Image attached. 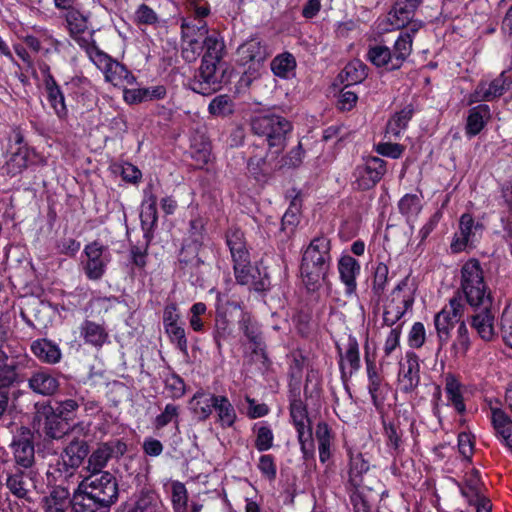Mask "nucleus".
I'll return each mask as SVG.
<instances>
[{
  "label": "nucleus",
  "mask_w": 512,
  "mask_h": 512,
  "mask_svg": "<svg viewBox=\"0 0 512 512\" xmlns=\"http://www.w3.org/2000/svg\"><path fill=\"white\" fill-rule=\"evenodd\" d=\"M32 155L33 151L30 150L29 147H18L6 162L4 166L5 172L10 176H16L22 173L27 168Z\"/></svg>",
  "instance_id": "09e8293b"
},
{
  "label": "nucleus",
  "mask_w": 512,
  "mask_h": 512,
  "mask_svg": "<svg viewBox=\"0 0 512 512\" xmlns=\"http://www.w3.org/2000/svg\"><path fill=\"white\" fill-rule=\"evenodd\" d=\"M89 453L90 446L87 440L79 437L70 439L61 452V461H58L55 466H49L48 481L68 480L74 476V472L88 459Z\"/></svg>",
  "instance_id": "39448f33"
},
{
  "label": "nucleus",
  "mask_w": 512,
  "mask_h": 512,
  "mask_svg": "<svg viewBox=\"0 0 512 512\" xmlns=\"http://www.w3.org/2000/svg\"><path fill=\"white\" fill-rule=\"evenodd\" d=\"M238 61L242 65L262 63L267 58V47L257 39H251L237 49Z\"/></svg>",
  "instance_id": "ea45409f"
},
{
  "label": "nucleus",
  "mask_w": 512,
  "mask_h": 512,
  "mask_svg": "<svg viewBox=\"0 0 512 512\" xmlns=\"http://www.w3.org/2000/svg\"><path fill=\"white\" fill-rule=\"evenodd\" d=\"M144 199L141 204L140 222L144 232V238L151 241L153 232L158 222L157 196L154 193V184L152 182L143 190Z\"/></svg>",
  "instance_id": "dca6fc26"
},
{
  "label": "nucleus",
  "mask_w": 512,
  "mask_h": 512,
  "mask_svg": "<svg viewBox=\"0 0 512 512\" xmlns=\"http://www.w3.org/2000/svg\"><path fill=\"white\" fill-rule=\"evenodd\" d=\"M73 512H110L111 508L80 487L73 494Z\"/></svg>",
  "instance_id": "72a5a7b5"
},
{
  "label": "nucleus",
  "mask_w": 512,
  "mask_h": 512,
  "mask_svg": "<svg viewBox=\"0 0 512 512\" xmlns=\"http://www.w3.org/2000/svg\"><path fill=\"white\" fill-rule=\"evenodd\" d=\"M332 266L331 240L326 235L314 237L302 254L300 272L304 285L310 291L320 288Z\"/></svg>",
  "instance_id": "f03ea898"
},
{
  "label": "nucleus",
  "mask_w": 512,
  "mask_h": 512,
  "mask_svg": "<svg viewBox=\"0 0 512 512\" xmlns=\"http://www.w3.org/2000/svg\"><path fill=\"white\" fill-rule=\"evenodd\" d=\"M420 383L419 358L414 352H407L404 361L399 363L398 386L402 393L415 391Z\"/></svg>",
  "instance_id": "f3484780"
},
{
  "label": "nucleus",
  "mask_w": 512,
  "mask_h": 512,
  "mask_svg": "<svg viewBox=\"0 0 512 512\" xmlns=\"http://www.w3.org/2000/svg\"><path fill=\"white\" fill-rule=\"evenodd\" d=\"M296 67V59L290 52H283L276 55L270 63L273 74L282 79H289L294 76Z\"/></svg>",
  "instance_id": "49530a36"
},
{
  "label": "nucleus",
  "mask_w": 512,
  "mask_h": 512,
  "mask_svg": "<svg viewBox=\"0 0 512 512\" xmlns=\"http://www.w3.org/2000/svg\"><path fill=\"white\" fill-rule=\"evenodd\" d=\"M239 328L253 346L252 352L267 359L266 344L259 323L253 320L250 315L244 314L239 320Z\"/></svg>",
  "instance_id": "b1692460"
},
{
  "label": "nucleus",
  "mask_w": 512,
  "mask_h": 512,
  "mask_svg": "<svg viewBox=\"0 0 512 512\" xmlns=\"http://www.w3.org/2000/svg\"><path fill=\"white\" fill-rule=\"evenodd\" d=\"M167 96V88L164 85L140 87L124 90V100L128 104H139L148 101L162 100Z\"/></svg>",
  "instance_id": "c85d7f7f"
},
{
  "label": "nucleus",
  "mask_w": 512,
  "mask_h": 512,
  "mask_svg": "<svg viewBox=\"0 0 512 512\" xmlns=\"http://www.w3.org/2000/svg\"><path fill=\"white\" fill-rule=\"evenodd\" d=\"M42 415L41 428L46 438L59 440L68 434L69 422L56 413L52 406L44 407Z\"/></svg>",
  "instance_id": "412c9836"
},
{
  "label": "nucleus",
  "mask_w": 512,
  "mask_h": 512,
  "mask_svg": "<svg viewBox=\"0 0 512 512\" xmlns=\"http://www.w3.org/2000/svg\"><path fill=\"white\" fill-rule=\"evenodd\" d=\"M493 305L482 306L478 311L469 316L468 322L476 331L477 335L485 342H491L496 336L495 315L492 311Z\"/></svg>",
  "instance_id": "6ab92c4d"
},
{
  "label": "nucleus",
  "mask_w": 512,
  "mask_h": 512,
  "mask_svg": "<svg viewBox=\"0 0 512 512\" xmlns=\"http://www.w3.org/2000/svg\"><path fill=\"white\" fill-rule=\"evenodd\" d=\"M251 131L267 144L271 155H280L287 146L292 133V123L282 115L268 113L256 115L250 120Z\"/></svg>",
  "instance_id": "20e7f679"
},
{
  "label": "nucleus",
  "mask_w": 512,
  "mask_h": 512,
  "mask_svg": "<svg viewBox=\"0 0 512 512\" xmlns=\"http://www.w3.org/2000/svg\"><path fill=\"white\" fill-rule=\"evenodd\" d=\"M491 119V110L487 104H478L468 111L465 126L466 136L469 138L478 135Z\"/></svg>",
  "instance_id": "2f4dec72"
},
{
  "label": "nucleus",
  "mask_w": 512,
  "mask_h": 512,
  "mask_svg": "<svg viewBox=\"0 0 512 512\" xmlns=\"http://www.w3.org/2000/svg\"><path fill=\"white\" fill-rule=\"evenodd\" d=\"M207 315V306L204 302L194 303L188 313L189 327L197 333L205 332V316Z\"/></svg>",
  "instance_id": "052dcab7"
},
{
  "label": "nucleus",
  "mask_w": 512,
  "mask_h": 512,
  "mask_svg": "<svg viewBox=\"0 0 512 512\" xmlns=\"http://www.w3.org/2000/svg\"><path fill=\"white\" fill-rule=\"evenodd\" d=\"M482 229L483 225L475 222L471 214L464 213L459 221L460 236L455 235L450 245L451 251L459 253L464 251L466 247L473 246L476 232Z\"/></svg>",
  "instance_id": "a211bd4d"
},
{
  "label": "nucleus",
  "mask_w": 512,
  "mask_h": 512,
  "mask_svg": "<svg viewBox=\"0 0 512 512\" xmlns=\"http://www.w3.org/2000/svg\"><path fill=\"white\" fill-rule=\"evenodd\" d=\"M164 386L172 399H180L185 395L186 385L182 377L171 371L164 378Z\"/></svg>",
  "instance_id": "338daca9"
},
{
  "label": "nucleus",
  "mask_w": 512,
  "mask_h": 512,
  "mask_svg": "<svg viewBox=\"0 0 512 512\" xmlns=\"http://www.w3.org/2000/svg\"><path fill=\"white\" fill-rule=\"evenodd\" d=\"M408 285V277L402 279L392 291V302L399 300L398 304H389L383 312V324L389 327L395 325L410 310L414 304V296L411 292L401 293Z\"/></svg>",
  "instance_id": "4468645a"
},
{
  "label": "nucleus",
  "mask_w": 512,
  "mask_h": 512,
  "mask_svg": "<svg viewBox=\"0 0 512 512\" xmlns=\"http://www.w3.org/2000/svg\"><path fill=\"white\" fill-rule=\"evenodd\" d=\"M79 331L84 343L97 349L102 348L109 342V334L106 328L95 321L84 320L79 327Z\"/></svg>",
  "instance_id": "7c9ffc66"
},
{
  "label": "nucleus",
  "mask_w": 512,
  "mask_h": 512,
  "mask_svg": "<svg viewBox=\"0 0 512 512\" xmlns=\"http://www.w3.org/2000/svg\"><path fill=\"white\" fill-rule=\"evenodd\" d=\"M289 414L297 432L303 458L305 460L313 458L315 454V444L307 405L304 401L291 403L289 404Z\"/></svg>",
  "instance_id": "6e6552de"
},
{
  "label": "nucleus",
  "mask_w": 512,
  "mask_h": 512,
  "mask_svg": "<svg viewBox=\"0 0 512 512\" xmlns=\"http://www.w3.org/2000/svg\"><path fill=\"white\" fill-rule=\"evenodd\" d=\"M414 106L412 104L406 105L403 109L396 112L387 122L386 133L397 138L401 132L408 127L409 121L414 115Z\"/></svg>",
  "instance_id": "8fccbe9b"
},
{
  "label": "nucleus",
  "mask_w": 512,
  "mask_h": 512,
  "mask_svg": "<svg viewBox=\"0 0 512 512\" xmlns=\"http://www.w3.org/2000/svg\"><path fill=\"white\" fill-rule=\"evenodd\" d=\"M355 171V185L357 189L366 191L373 188L386 173V162L376 156H368L363 159Z\"/></svg>",
  "instance_id": "ddd939ff"
},
{
  "label": "nucleus",
  "mask_w": 512,
  "mask_h": 512,
  "mask_svg": "<svg viewBox=\"0 0 512 512\" xmlns=\"http://www.w3.org/2000/svg\"><path fill=\"white\" fill-rule=\"evenodd\" d=\"M66 11L65 19L70 35L85 33L88 29V17L74 6Z\"/></svg>",
  "instance_id": "bf43d9fd"
},
{
  "label": "nucleus",
  "mask_w": 512,
  "mask_h": 512,
  "mask_svg": "<svg viewBox=\"0 0 512 512\" xmlns=\"http://www.w3.org/2000/svg\"><path fill=\"white\" fill-rule=\"evenodd\" d=\"M78 487L95 498H99L101 502L107 504L110 508L119 498L118 481L116 477L108 471L90 474Z\"/></svg>",
  "instance_id": "423d86ee"
},
{
  "label": "nucleus",
  "mask_w": 512,
  "mask_h": 512,
  "mask_svg": "<svg viewBox=\"0 0 512 512\" xmlns=\"http://www.w3.org/2000/svg\"><path fill=\"white\" fill-rule=\"evenodd\" d=\"M164 331L169 341L176 346V348L183 353L188 355V340L184 327L178 323L164 328Z\"/></svg>",
  "instance_id": "680f3d73"
},
{
  "label": "nucleus",
  "mask_w": 512,
  "mask_h": 512,
  "mask_svg": "<svg viewBox=\"0 0 512 512\" xmlns=\"http://www.w3.org/2000/svg\"><path fill=\"white\" fill-rule=\"evenodd\" d=\"M70 504V491L62 485H54L40 501L43 512H67Z\"/></svg>",
  "instance_id": "393cba45"
},
{
  "label": "nucleus",
  "mask_w": 512,
  "mask_h": 512,
  "mask_svg": "<svg viewBox=\"0 0 512 512\" xmlns=\"http://www.w3.org/2000/svg\"><path fill=\"white\" fill-rule=\"evenodd\" d=\"M44 87L47 94V101L59 119H66L68 108L65 102L64 93L53 75L44 79Z\"/></svg>",
  "instance_id": "cd10ccee"
},
{
  "label": "nucleus",
  "mask_w": 512,
  "mask_h": 512,
  "mask_svg": "<svg viewBox=\"0 0 512 512\" xmlns=\"http://www.w3.org/2000/svg\"><path fill=\"white\" fill-rule=\"evenodd\" d=\"M201 45L205 53L198 71L189 80L188 86L193 92L207 96L221 89L224 77L222 58L225 45L216 33L206 35Z\"/></svg>",
  "instance_id": "f257e3e1"
},
{
  "label": "nucleus",
  "mask_w": 512,
  "mask_h": 512,
  "mask_svg": "<svg viewBox=\"0 0 512 512\" xmlns=\"http://www.w3.org/2000/svg\"><path fill=\"white\" fill-rule=\"evenodd\" d=\"M367 378H368V392L371 396L372 403L375 407L382 405L384 396L382 393L383 378L377 371L376 364L369 358L368 352L365 355Z\"/></svg>",
  "instance_id": "4c0bfd02"
},
{
  "label": "nucleus",
  "mask_w": 512,
  "mask_h": 512,
  "mask_svg": "<svg viewBox=\"0 0 512 512\" xmlns=\"http://www.w3.org/2000/svg\"><path fill=\"white\" fill-rule=\"evenodd\" d=\"M181 32L184 39L205 36L208 34L207 23L204 19H184L181 24Z\"/></svg>",
  "instance_id": "69168bd1"
},
{
  "label": "nucleus",
  "mask_w": 512,
  "mask_h": 512,
  "mask_svg": "<svg viewBox=\"0 0 512 512\" xmlns=\"http://www.w3.org/2000/svg\"><path fill=\"white\" fill-rule=\"evenodd\" d=\"M268 149L259 151L258 145H253L251 156L247 160L249 175L257 182H267L271 178V170L267 166Z\"/></svg>",
  "instance_id": "a878e982"
},
{
  "label": "nucleus",
  "mask_w": 512,
  "mask_h": 512,
  "mask_svg": "<svg viewBox=\"0 0 512 512\" xmlns=\"http://www.w3.org/2000/svg\"><path fill=\"white\" fill-rule=\"evenodd\" d=\"M340 77L345 87L361 83L367 77V66L359 60H354L346 64Z\"/></svg>",
  "instance_id": "5fc2aeb1"
},
{
  "label": "nucleus",
  "mask_w": 512,
  "mask_h": 512,
  "mask_svg": "<svg viewBox=\"0 0 512 512\" xmlns=\"http://www.w3.org/2000/svg\"><path fill=\"white\" fill-rule=\"evenodd\" d=\"M471 346L472 341L466 322L460 321L451 348L456 356L465 357Z\"/></svg>",
  "instance_id": "13d9d810"
},
{
  "label": "nucleus",
  "mask_w": 512,
  "mask_h": 512,
  "mask_svg": "<svg viewBox=\"0 0 512 512\" xmlns=\"http://www.w3.org/2000/svg\"><path fill=\"white\" fill-rule=\"evenodd\" d=\"M459 319V317L452 316L451 312L445 307L435 314L434 326L439 344L438 350H441L448 343L451 331L456 323L459 324Z\"/></svg>",
  "instance_id": "473e14b6"
},
{
  "label": "nucleus",
  "mask_w": 512,
  "mask_h": 512,
  "mask_svg": "<svg viewBox=\"0 0 512 512\" xmlns=\"http://www.w3.org/2000/svg\"><path fill=\"white\" fill-rule=\"evenodd\" d=\"M217 394L199 389L190 400L191 410L198 421L204 422L210 418L215 406Z\"/></svg>",
  "instance_id": "c756f323"
},
{
  "label": "nucleus",
  "mask_w": 512,
  "mask_h": 512,
  "mask_svg": "<svg viewBox=\"0 0 512 512\" xmlns=\"http://www.w3.org/2000/svg\"><path fill=\"white\" fill-rule=\"evenodd\" d=\"M9 447L13 454L15 467L34 469L35 447L33 434L29 428L21 426L18 433L13 436Z\"/></svg>",
  "instance_id": "9b49d317"
},
{
  "label": "nucleus",
  "mask_w": 512,
  "mask_h": 512,
  "mask_svg": "<svg viewBox=\"0 0 512 512\" xmlns=\"http://www.w3.org/2000/svg\"><path fill=\"white\" fill-rule=\"evenodd\" d=\"M38 472L35 469L14 467L6 474L5 486L15 498L30 500V493L36 487Z\"/></svg>",
  "instance_id": "f8f14e48"
},
{
  "label": "nucleus",
  "mask_w": 512,
  "mask_h": 512,
  "mask_svg": "<svg viewBox=\"0 0 512 512\" xmlns=\"http://www.w3.org/2000/svg\"><path fill=\"white\" fill-rule=\"evenodd\" d=\"M458 291L463 294L464 300L473 311L494 303L492 290L485 280L482 265L476 258H470L462 265Z\"/></svg>",
  "instance_id": "7ed1b4c3"
},
{
  "label": "nucleus",
  "mask_w": 512,
  "mask_h": 512,
  "mask_svg": "<svg viewBox=\"0 0 512 512\" xmlns=\"http://www.w3.org/2000/svg\"><path fill=\"white\" fill-rule=\"evenodd\" d=\"M29 361L26 357L19 361H11L10 363L0 365V390L9 391L14 384H18L23 379L18 374L20 366H24L23 362Z\"/></svg>",
  "instance_id": "3c124183"
},
{
  "label": "nucleus",
  "mask_w": 512,
  "mask_h": 512,
  "mask_svg": "<svg viewBox=\"0 0 512 512\" xmlns=\"http://www.w3.org/2000/svg\"><path fill=\"white\" fill-rule=\"evenodd\" d=\"M348 457V483L350 486L357 489L363 483V475L367 473L370 468L369 461L364 458L361 452H355L352 449L348 450Z\"/></svg>",
  "instance_id": "c9c22d12"
},
{
  "label": "nucleus",
  "mask_w": 512,
  "mask_h": 512,
  "mask_svg": "<svg viewBox=\"0 0 512 512\" xmlns=\"http://www.w3.org/2000/svg\"><path fill=\"white\" fill-rule=\"evenodd\" d=\"M95 65L103 72L105 81L114 86L132 85L136 81L135 76L124 64L107 53L97 56Z\"/></svg>",
  "instance_id": "2eb2a0df"
},
{
  "label": "nucleus",
  "mask_w": 512,
  "mask_h": 512,
  "mask_svg": "<svg viewBox=\"0 0 512 512\" xmlns=\"http://www.w3.org/2000/svg\"><path fill=\"white\" fill-rule=\"evenodd\" d=\"M83 253L85 260L82 261V269L87 279L91 281L102 279L111 262L109 248L95 240L85 246Z\"/></svg>",
  "instance_id": "1a4fd4ad"
},
{
  "label": "nucleus",
  "mask_w": 512,
  "mask_h": 512,
  "mask_svg": "<svg viewBox=\"0 0 512 512\" xmlns=\"http://www.w3.org/2000/svg\"><path fill=\"white\" fill-rule=\"evenodd\" d=\"M211 263L208 262L207 257L185 268L184 274L188 275V281L195 287L205 288L207 284V276L211 271Z\"/></svg>",
  "instance_id": "603ef678"
},
{
  "label": "nucleus",
  "mask_w": 512,
  "mask_h": 512,
  "mask_svg": "<svg viewBox=\"0 0 512 512\" xmlns=\"http://www.w3.org/2000/svg\"><path fill=\"white\" fill-rule=\"evenodd\" d=\"M28 387L38 395L52 396L58 391L60 382L52 370L39 368L29 377Z\"/></svg>",
  "instance_id": "aec40b11"
},
{
  "label": "nucleus",
  "mask_w": 512,
  "mask_h": 512,
  "mask_svg": "<svg viewBox=\"0 0 512 512\" xmlns=\"http://www.w3.org/2000/svg\"><path fill=\"white\" fill-rule=\"evenodd\" d=\"M512 85V79L503 71L498 77L493 79L490 83L486 82V90L490 100L501 97L505 94Z\"/></svg>",
  "instance_id": "0e129e2a"
},
{
  "label": "nucleus",
  "mask_w": 512,
  "mask_h": 512,
  "mask_svg": "<svg viewBox=\"0 0 512 512\" xmlns=\"http://www.w3.org/2000/svg\"><path fill=\"white\" fill-rule=\"evenodd\" d=\"M31 351L38 360L46 364H56L62 358L59 346L46 338L34 340L31 343Z\"/></svg>",
  "instance_id": "f704fd0d"
},
{
  "label": "nucleus",
  "mask_w": 512,
  "mask_h": 512,
  "mask_svg": "<svg viewBox=\"0 0 512 512\" xmlns=\"http://www.w3.org/2000/svg\"><path fill=\"white\" fill-rule=\"evenodd\" d=\"M398 210L407 218L418 216L422 210L421 197L417 194H405L398 202Z\"/></svg>",
  "instance_id": "e2e57ef3"
},
{
  "label": "nucleus",
  "mask_w": 512,
  "mask_h": 512,
  "mask_svg": "<svg viewBox=\"0 0 512 512\" xmlns=\"http://www.w3.org/2000/svg\"><path fill=\"white\" fill-rule=\"evenodd\" d=\"M396 42L393 49L383 44L370 45L366 54L367 60L386 72L399 70L408 59L406 43Z\"/></svg>",
  "instance_id": "0eeeda50"
},
{
  "label": "nucleus",
  "mask_w": 512,
  "mask_h": 512,
  "mask_svg": "<svg viewBox=\"0 0 512 512\" xmlns=\"http://www.w3.org/2000/svg\"><path fill=\"white\" fill-rule=\"evenodd\" d=\"M235 111V103L227 94L214 97L208 105V112L215 117L225 118Z\"/></svg>",
  "instance_id": "4d7b16f0"
},
{
  "label": "nucleus",
  "mask_w": 512,
  "mask_h": 512,
  "mask_svg": "<svg viewBox=\"0 0 512 512\" xmlns=\"http://www.w3.org/2000/svg\"><path fill=\"white\" fill-rule=\"evenodd\" d=\"M385 444L391 456L398 457L403 451V431L399 422L383 420Z\"/></svg>",
  "instance_id": "79ce46f5"
},
{
  "label": "nucleus",
  "mask_w": 512,
  "mask_h": 512,
  "mask_svg": "<svg viewBox=\"0 0 512 512\" xmlns=\"http://www.w3.org/2000/svg\"><path fill=\"white\" fill-rule=\"evenodd\" d=\"M492 424L496 435L502 443L512 452V420L501 409L492 411Z\"/></svg>",
  "instance_id": "37998d69"
},
{
  "label": "nucleus",
  "mask_w": 512,
  "mask_h": 512,
  "mask_svg": "<svg viewBox=\"0 0 512 512\" xmlns=\"http://www.w3.org/2000/svg\"><path fill=\"white\" fill-rule=\"evenodd\" d=\"M131 512H166V509L155 490L143 488L136 495Z\"/></svg>",
  "instance_id": "e433bc0d"
},
{
  "label": "nucleus",
  "mask_w": 512,
  "mask_h": 512,
  "mask_svg": "<svg viewBox=\"0 0 512 512\" xmlns=\"http://www.w3.org/2000/svg\"><path fill=\"white\" fill-rule=\"evenodd\" d=\"M126 451V443L119 439L100 443L95 450L89 453L86 470L90 474L103 473L109 460L120 458Z\"/></svg>",
  "instance_id": "9d476101"
},
{
  "label": "nucleus",
  "mask_w": 512,
  "mask_h": 512,
  "mask_svg": "<svg viewBox=\"0 0 512 512\" xmlns=\"http://www.w3.org/2000/svg\"><path fill=\"white\" fill-rule=\"evenodd\" d=\"M462 387V384L454 374H446L444 388L445 393L447 395L448 401L459 414H463L466 411V405L462 395Z\"/></svg>",
  "instance_id": "de8ad7c7"
},
{
  "label": "nucleus",
  "mask_w": 512,
  "mask_h": 512,
  "mask_svg": "<svg viewBox=\"0 0 512 512\" xmlns=\"http://www.w3.org/2000/svg\"><path fill=\"white\" fill-rule=\"evenodd\" d=\"M214 410L217 415L216 421L223 428H231L237 421V413L227 396L218 395L215 398Z\"/></svg>",
  "instance_id": "a18cd8bd"
},
{
  "label": "nucleus",
  "mask_w": 512,
  "mask_h": 512,
  "mask_svg": "<svg viewBox=\"0 0 512 512\" xmlns=\"http://www.w3.org/2000/svg\"><path fill=\"white\" fill-rule=\"evenodd\" d=\"M423 0H396L389 11V20L396 29L405 28L412 20Z\"/></svg>",
  "instance_id": "5701e85b"
},
{
  "label": "nucleus",
  "mask_w": 512,
  "mask_h": 512,
  "mask_svg": "<svg viewBox=\"0 0 512 512\" xmlns=\"http://www.w3.org/2000/svg\"><path fill=\"white\" fill-rule=\"evenodd\" d=\"M206 247L203 243L194 241H184L178 255V263L181 270H184L190 265L199 263L200 260L206 257Z\"/></svg>",
  "instance_id": "a19ab883"
},
{
  "label": "nucleus",
  "mask_w": 512,
  "mask_h": 512,
  "mask_svg": "<svg viewBox=\"0 0 512 512\" xmlns=\"http://www.w3.org/2000/svg\"><path fill=\"white\" fill-rule=\"evenodd\" d=\"M190 149L191 157L197 162L199 168L208 164L211 155V144L204 135H201L199 139L194 138Z\"/></svg>",
  "instance_id": "6e6d98bb"
},
{
  "label": "nucleus",
  "mask_w": 512,
  "mask_h": 512,
  "mask_svg": "<svg viewBox=\"0 0 512 512\" xmlns=\"http://www.w3.org/2000/svg\"><path fill=\"white\" fill-rule=\"evenodd\" d=\"M359 262L350 255H343L338 261V272L341 282L345 286V295L351 297L356 294V278L360 273Z\"/></svg>",
  "instance_id": "4be33fe9"
},
{
  "label": "nucleus",
  "mask_w": 512,
  "mask_h": 512,
  "mask_svg": "<svg viewBox=\"0 0 512 512\" xmlns=\"http://www.w3.org/2000/svg\"><path fill=\"white\" fill-rule=\"evenodd\" d=\"M230 335L229 321L224 314L216 313L212 336L217 350L221 352L222 342Z\"/></svg>",
  "instance_id": "774afa93"
},
{
  "label": "nucleus",
  "mask_w": 512,
  "mask_h": 512,
  "mask_svg": "<svg viewBox=\"0 0 512 512\" xmlns=\"http://www.w3.org/2000/svg\"><path fill=\"white\" fill-rule=\"evenodd\" d=\"M337 350L340 355L339 369L341 372L342 379H344V377H345L344 360L348 362V364L350 366L349 374H350V376H352L361 367L359 344H358L357 339L354 336L349 335L345 353L344 354L342 353V350H341L340 346H338V345H337Z\"/></svg>",
  "instance_id": "58836bf2"
},
{
  "label": "nucleus",
  "mask_w": 512,
  "mask_h": 512,
  "mask_svg": "<svg viewBox=\"0 0 512 512\" xmlns=\"http://www.w3.org/2000/svg\"><path fill=\"white\" fill-rule=\"evenodd\" d=\"M225 241L233 262H245L250 257L245 234L239 227H229L225 232Z\"/></svg>",
  "instance_id": "bb28decb"
},
{
  "label": "nucleus",
  "mask_w": 512,
  "mask_h": 512,
  "mask_svg": "<svg viewBox=\"0 0 512 512\" xmlns=\"http://www.w3.org/2000/svg\"><path fill=\"white\" fill-rule=\"evenodd\" d=\"M252 431L255 434L254 447L257 451L265 452L273 447L274 434L268 422L255 423Z\"/></svg>",
  "instance_id": "864d4df0"
},
{
  "label": "nucleus",
  "mask_w": 512,
  "mask_h": 512,
  "mask_svg": "<svg viewBox=\"0 0 512 512\" xmlns=\"http://www.w3.org/2000/svg\"><path fill=\"white\" fill-rule=\"evenodd\" d=\"M315 437L318 443L319 460L325 464L332 456L334 435L329 425L321 421L316 426Z\"/></svg>",
  "instance_id": "c03bdc74"
}]
</instances>
